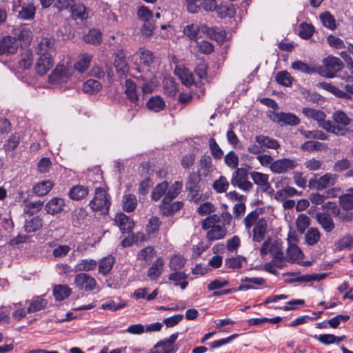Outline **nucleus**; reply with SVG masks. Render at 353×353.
Masks as SVG:
<instances>
[{
  "mask_svg": "<svg viewBox=\"0 0 353 353\" xmlns=\"http://www.w3.org/2000/svg\"><path fill=\"white\" fill-rule=\"evenodd\" d=\"M262 214L261 209L256 208L248 213L243 219V223L245 229H252V241L260 243L265 237L268 232V222L265 217H260Z\"/></svg>",
  "mask_w": 353,
  "mask_h": 353,
  "instance_id": "f257e3e1",
  "label": "nucleus"
},
{
  "mask_svg": "<svg viewBox=\"0 0 353 353\" xmlns=\"http://www.w3.org/2000/svg\"><path fill=\"white\" fill-rule=\"evenodd\" d=\"M220 216L217 214L210 215L202 221L201 228L207 231L206 237L210 241L223 239L227 234V229L223 225H218Z\"/></svg>",
  "mask_w": 353,
  "mask_h": 353,
  "instance_id": "f03ea898",
  "label": "nucleus"
},
{
  "mask_svg": "<svg viewBox=\"0 0 353 353\" xmlns=\"http://www.w3.org/2000/svg\"><path fill=\"white\" fill-rule=\"evenodd\" d=\"M74 73V68L70 57H64L48 76V81L53 84L67 82Z\"/></svg>",
  "mask_w": 353,
  "mask_h": 353,
  "instance_id": "7ed1b4c3",
  "label": "nucleus"
},
{
  "mask_svg": "<svg viewBox=\"0 0 353 353\" xmlns=\"http://www.w3.org/2000/svg\"><path fill=\"white\" fill-rule=\"evenodd\" d=\"M259 252L262 256L270 253L272 256V262L277 267L281 268V264L285 260V256L283 251V243L281 241H272L270 239L265 240L263 243Z\"/></svg>",
  "mask_w": 353,
  "mask_h": 353,
  "instance_id": "20e7f679",
  "label": "nucleus"
},
{
  "mask_svg": "<svg viewBox=\"0 0 353 353\" xmlns=\"http://www.w3.org/2000/svg\"><path fill=\"white\" fill-rule=\"evenodd\" d=\"M89 205L92 211L106 214L111 205L110 196L103 188H97L95 190L94 196L90 201Z\"/></svg>",
  "mask_w": 353,
  "mask_h": 353,
  "instance_id": "39448f33",
  "label": "nucleus"
},
{
  "mask_svg": "<svg viewBox=\"0 0 353 353\" xmlns=\"http://www.w3.org/2000/svg\"><path fill=\"white\" fill-rule=\"evenodd\" d=\"M343 66V63L339 58L329 55L323 60L322 69L319 72L326 78H333Z\"/></svg>",
  "mask_w": 353,
  "mask_h": 353,
  "instance_id": "423d86ee",
  "label": "nucleus"
},
{
  "mask_svg": "<svg viewBox=\"0 0 353 353\" xmlns=\"http://www.w3.org/2000/svg\"><path fill=\"white\" fill-rule=\"evenodd\" d=\"M188 12L199 13L201 10L205 12L215 11L217 8L216 0H185Z\"/></svg>",
  "mask_w": 353,
  "mask_h": 353,
  "instance_id": "0eeeda50",
  "label": "nucleus"
},
{
  "mask_svg": "<svg viewBox=\"0 0 353 353\" xmlns=\"http://www.w3.org/2000/svg\"><path fill=\"white\" fill-rule=\"evenodd\" d=\"M57 43L54 37H43L35 47V52L38 56L52 57L57 54Z\"/></svg>",
  "mask_w": 353,
  "mask_h": 353,
  "instance_id": "6e6552de",
  "label": "nucleus"
},
{
  "mask_svg": "<svg viewBox=\"0 0 353 353\" xmlns=\"http://www.w3.org/2000/svg\"><path fill=\"white\" fill-rule=\"evenodd\" d=\"M338 175L332 173H326L317 179H310L308 186L310 189L323 190L330 186L335 185L338 180Z\"/></svg>",
  "mask_w": 353,
  "mask_h": 353,
  "instance_id": "1a4fd4ad",
  "label": "nucleus"
},
{
  "mask_svg": "<svg viewBox=\"0 0 353 353\" xmlns=\"http://www.w3.org/2000/svg\"><path fill=\"white\" fill-rule=\"evenodd\" d=\"M298 165V161L295 159H279L272 163L270 166V170L273 173L285 174L294 170Z\"/></svg>",
  "mask_w": 353,
  "mask_h": 353,
  "instance_id": "9d476101",
  "label": "nucleus"
},
{
  "mask_svg": "<svg viewBox=\"0 0 353 353\" xmlns=\"http://www.w3.org/2000/svg\"><path fill=\"white\" fill-rule=\"evenodd\" d=\"M113 65L119 77H125L129 71L126 53L123 49H117L113 53Z\"/></svg>",
  "mask_w": 353,
  "mask_h": 353,
  "instance_id": "9b49d317",
  "label": "nucleus"
},
{
  "mask_svg": "<svg viewBox=\"0 0 353 353\" xmlns=\"http://www.w3.org/2000/svg\"><path fill=\"white\" fill-rule=\"evenodd\" d=\"M74 283L77 289L85 292L92 291L97 287L95 279L85 272L77 274L74 277Z\"/></svg>",
  "mask_w": 353,
  "mask_h": 353,
  "instance_id": "f8f14e48",
  "label": "nucleus"
},
{
  "mask_svg": "<svg viewBox=\"0 0 353 353\" xmlns=\"http://www.w3.org/2000/svg\"><path fill=\"white\" fill-rule=\"evenodd\" d=\"M231 184L234 187L249 192L253 188L252 183L248 180L246 171L243 168H237L233 173Z\"/></svg>",
  "mask_w": 353,
  "mask_h": 353,
  "instance_id": "ddd939ff",
  "label": "nucleus"
},
{
  "mask_svg": "<svg viewBox=\"0 0 353 353\" xmlns=\"http://www.w3.org/2000/svg\"><path fill=\"white\" fill-rule=\"evenodd\" d=\"M270 119L281 125H296L300 123V119L293 113L283 112H272L269 115Z\"/></svg>",
  "mask_w": 353,
  "mask_h": 353,
  "instance_id": "4468645a",
  "label": "nucleus"
},
{
  "mask_svg": "<svg viewBox=\"0 0 353 353\" xmlns=\"http://www.w3.org/2000/svg\"><path fill=\"white\" fill-rule=\"evenodd\" d=\"M18 5L13 6V11L18 12V17L23 20L33 19L36 13V7L34 4L30 1L21 4V1L18 0Z\"/></svg>",
  "mask_w": 353,
  "mask_h": 353,
  "instance_id": "2eb2a0df",
  "label": "nucleus"
},
{
  "mask_svg": "<svg viewBox=\"0 0 353 353\" xmlns=\"http://www.w3.org/2000/svg\"><path fill=\"white\" fill-rule=\"evenodd\" d=\"M253 183L259 187L262 192L272 193V189L269 182V175L257 171H253L250 173Z\"/></svg>",
  "mask_w": 353,
  "mask_h": 353,
  "instance_id": "dca6fc26",
  "label": "nucleus"
},
{
  "mask_svg": "<svg viewBox=\"0 0 353 353\" xmlns=\"http://www.w3.org/2000/svg\"><path fill=\"white\" fill-rule=\"evenodd\" d=\"M54 60L52 57L38 56L34 69L39 75L43 76L46 74L54 66Z\"/></svg>",
  "mask_w": 353,
  "mask_h": 353,
  "instance_id": "f3484780",
  "label": "nucleus"
},
{
  "mask_svg": "<svg viewBox=\"0 0 353 353\" xmlns=\"http://www.w3.org/2000/svg\"><path fill=\"white\" fill-rule=\"evenodd\" d=\"M114 222L122 233L130 232L134 226V222L132 219L123 212L116 214Z\"/></svg>",
  "mask_w": 353,
  "mask_h": 353,
  "instance_id": "a211bd4d",
  "label": "nucleus"
},
{
  "mask_svg": "<svg viewBox=\"0 0 353 353\" xmlns=\"http://www.w3.org/2000/svg\"><path fill=\"white\" fill-rule=\"evenodd\" d=\"M124 93L128 100L135 105H139V95L138 93V87L137 83L131 79H128L125 81Z\"/></svg>",
  "mask_w": 353,
  "mask_h": 353,
  "instance_id": "6ab92c4d",
  "label": "nucleus"
},
{
  "mask_svg": "<svg viewBox=\"0 0 353 353\" xmlns=\"http://www.w3.org/2000/svg\"><path fill=\"white\" fill-rule=\"evenodd\" d=\"M214 170L211 157L207 154L202 155L199 161L197 173L201 176L207 177L212 174Z\"/></svg>",
  "mask_w": 353,
  "mask_h": 353,
  "instance_id": "aec40b11",
  "label": "nucleus"
},
{
  "mask_svg": "<svg viewBox=\"0 0 353 353\" xmlns=\"http://www.w3.org/2000/svg\"><path fill=\"white\" fill-rule=\"evenodd\" d=\"M17 49L18 44L15 37L6 36L0 41V54H14Z\"/></svg>",
  "mask_w": 353,
  "mask_h": 353,
  "instance_id": "412c9836",
  "label": "nucleus"
},
{
  "mask_svg": "<svg viewBox=\"0 0 353 353\" xmlns=\"http://www.w3.org/2000/svg\"><path fill=\"white\" fill-rule=\"evenodd\" d=\"M206 24L196 25L194 23L186 26L183 29V34L192 41H197L199 38L202 37L201 34H205V32L202 30Z\"/></svg>",
  "mask_w": 353,
  "mask_h": 353,
  "instance_id": "4be33fe9",
  "label": "nucleus"
},
{
  "mask_svg": "<svg viewBox=\"0 0 353 353\" xmlns=\"http://www.w3.org/2000/svg\"><path fill=\"white\" fill-rule=\"evenodd\" d=\"M29 303V305L27 308L28 313L36 312L46 308L48 305V301L43 296H38L34 297L30 301H26V303Z\"/></svg>",
  "mask_w": 353,
  "mask_h": 353,
  "instance_id": "5701e85b",
  "label": "nucleus"
},
{
  "mask_svg": "<svg viewBox=\"0 0 353 353\" xmlns=\"http://www.w3.org/2000/svg\"><path fill=\"white\" fill-rule=\"evenodd\" d=\"M164 267V261L161 257L157 258L148 270V276L151 281H157L161 275Z\"/></svg>",
  "mask_w": 353,
  "mask_h": 353,
  "instance_id": "b1692460",
  "label": "nucleus"
},
{
  "mask_svg": "<svg viewBox=\"0 0 353 353\" xmlns=\"http://www.w3.org/2000/svg\"><path fill=\"white\" fill-rule=\"evenodd\" d=\"M316 221L326 232H330L334 228V223L332 216L327 212H319L316 215Z\"/></svg>",
  "mask_w": 353,
  "mask_h": 353,
  "instance_id": "393cba45",
  "label": "nucleus"
},
{
  "mask_svg": "<svg viewBox=\"0 0 353 353\" xmlns=\"http://www.w3.org/2000/svg\"><path fill=\"white\" fill-rule=\"evenodd\" d=\"M90 190L88 187L76 185L72 186L69 192V197L74 201H80L85 198L89 194Z\"/></svg>",
  "mask_w": 353,
  "mask_h": 353,
  "instance_id": "a878e982",
  "label": "nucleus"
},
{
  "mask_svg": "<svg viewBox=\"0 0 353 353\" xmlns=\"http://www.w3.org/2000/svg\"><path fill=\"white\" fill-rule=\"evenodd\" d=\"M255 141L262 145L264 152L266 149L276 150L280 148L279 142L268 136L257 135L255 137Z\"/></svg>",
  "mask_w": 353,
  "mask_h": 353,
  "instance_id": "bb28decb",
  "label": "nucleus"
},
{
  "mask_svg": "<svg viewBox=\"0 0 353 353\" xmlns=\"http://www.w3.org/2000/svg\"><path fill=\"white\" fill-rule=\"evenodd\" d=\"M64 206V199L56 197L52 199L47 203L46 205V210L49 214H55L63 211Z\"/></svg>",
  "mask_w": 353,
  "mask_h": 353,
  "instance_id": "cd10ccee",
  "label": "nucleus"
},
{
  "mask_svg": "<svg viewBox=\"0 0 353 353\" xmlns=\"http://www.w3.org/2000/svg\"><path fill=\"white\" fill-rule=\"evenodd\" d=\"M303 252L301 249L294 243H289L288 248L286 250L285 259L288 262H295L296 261L302 259Z\"/></svg>",
  "mask_w": 353,
  "mask_h": 353,
  "instance_id": "c85d7f7f",
  "label": "nucleus"
},
{
  "mask_svg": "<svg viewBox=\"0 0 353 353\" xmlns=\"http://www.w3.org/2000/svg\"><path fill=\"white\" fill-rule=\"evenodd\" d=\"M98 265L97 261L92 259H81L75 265L74 268L76 272H90L94 270Z\"/></svg>",
  "mask_w": 353,
  "mask_h": 353,
  "instance_id": "c756f323",
  "label": "nucleus"
},
{
  "mask_svg": "<svg viewBox=\"0 0 353 353\" xmlns=\"http://www.w3.org/2000/svg\"><path fill=\"white\" fill-rule=\"evenodd\" d=\"M319 87L322 89L333 94L334 96L345 99H351V97L347 94V93L344 91L339 89L337 87L332 84L331 83L327 82H321L318 84Z\"/></svg>",
  "mask_w": 353,
  "mask_h": 353,
  "instance_id": "7c9ffc66",
  "label": "nucleus"
},
{
  "mask_svg": "<svg viewBox=\"0 0 353 353\" xmlns=\"http://www.w3.org/2000/svg\"><path fill=\"white\" fill-rule=\"evenodd\" d=\"M14 37L16 40L22 41L24 43H30L32 39V33L31 30L24 26H19L13 29Z\"/></svg>",
  "mask_w": 353,
  "mask_h": 353,
  "instance_id": "2f4dec72",
  "label": "nucleus"
},
{
  "mask_svg": "<svg viewBox=\"0 0 353 353\" xmlns=\"http://www.w3.org/2000/svg\"><path fill=\"white\" fill-rule=\"evenodd\" d=\"M183 187V183L181 181H175L171 187L168 189L165 195L162 199L163 203H170L174 199H175L180 193Z\"/></svg>",
  "mask_w": 353,
  "mask_h": 353,
  "instance_id": "473e14b6",
  "label": "nucleus"
},
{
  "mask_svg": "<svg viewBox=\"0 0 353 353\" xmlns=\"http://www.w3.org/2000/svg\"><path fill=\"white\" fill-rule=\"evenodd\" d=\"M188 279V275L181 271H174L171 273L168 276V279L174 283L175 285H179L182 290H184L187 288L188 285V282L186 281Z\"/></svg>",
  "mask_w": 353,
  "mask_h": 353,
  "instance_id": "72a5a7b5",
  "label": "nucleus"
},
{
  "mask_svg": "<svg viewBox=\"0 0 353 353\" xmlns=\"http://www.w3.org/2000/svg\"><path fill=\"white\" fill-rule=\"evenodd\" d=\"M135 54L139 57L141 63L146 66H150L155 59L154 54L144 48H139Z\"/></svg>",
  "mask_w": 353,
  "mask_h": 353,
  "instance_id": "f704fd0d",
  "label": "nucleus"
},
{
  "mask_svg": "<svg viewBox=\"0 0 353 353\" xmlns=\"http://www.w3.org/2000/svg\"><path fill=\"white\" fill-rule=\"evenodd\" d=\"M175 74L179 77L181 83L185 86H190L194 83L193 74L187 68H176Z\"/></svg>",
  "mask_w": 353,
  "mask_h": 353,
  "instance_id": "c9c22d12",
  "label": "nucleus"
},
{
  "mask_svg": "<svg viewBox=\"0 0 353 353\" xmlns=\"http://www.w3.org/2000/svg\"><path fill=\"white\" fill-rule=\"evenodd\" d=\"M72 17L74 19L85 20L88 18L89 13L88 9L82 3L73 4L71 7Z\"/></svg>",
  "mask_w": 353,
  "mask_h": 353,
  "instance_id": "e433bc0d",
  "label": "nucleus"
},
{
  "mask_svg": "<svg viewBox=\"0 0 353 353\" xmlns=\"http://www.w3.org/2000/svg\"><path fill=\"white\" fill-rule=\"evenodd\" d=\"M53 295L57 301H63L72 293V290L67 285H56L53 288Z\"/></svg>",
  "mask_w": 353,
  "mask_h": 353,
  "instance_id": "4c0bfd02",
  "label": "nucleus"
},
{
  "mask_svg": "<svg viewBox=\"0 0 353 353\" xmlns=\"http://www.w3.org/2000/svg\"><path fill=\"white\" fill-rule=\"evenodd\" d=\"M92 59V56L87 53L81 54L79 61L73 65L74 70H76L81 73L84 72L88 69Z\"/></svg>",
  "mask_w": 353,
  "mask_h": 353,
  "instance_id": "58836bf2",
  "label": "nucleus"
},
{
  "mask_svg": "<svg viewBox=\"0 0 353 353\" xmlns=\"http://www.w3.org/2000/svg\"><path fill=\"white\" fill-rule=\"evenodd\" d=\"M202 30L205 32V34L211 39H214L218 42H223L226 33L225 31L215 28H210L208 26H203Z\"/></svg>",
  "mask_w": 353,
  "mask_h": 353,
  "instance_id": "ea45409f",
  "label": "nucleus"
},
{
  "mask_svg": "<svg viewBox=\"0 0 353 353\" xmlns=\"http://www.w3.org/2000/svg\"><path fill=\"white\" fill-rule=\"evenodd\" d=\"M183 206L182 201H175L172 203H163L160 205L161 213L165 216H170L179 211Z\"/></svg>",
  "mask_w": 353,
  "mask_h": 353,
  "instance_id": "a19ab883",
  "label": "nucleus"
},
{
  "mask_svg": "<svg viewBox=\"0 0 353 353\" xmlns=\"http://www.w3.org/2000/svg\"><path fill=\"white\" fill-rule=\"evenodd\" d=\"M33 62V54L30 49L22 50L19 64L20 68L26 70L30 68Z\"/></svg>",
  "mask_w": 353,
  "mask_h": 353,
  "instance_id": "79ce46f5",
  "label": "nucleus"
},
{
  "mask_svg": "<svg viewBox=\"0 0 353 353\" xmlns=\"http://www.w3.org/2000/svg\"><path fill=\"white\" fill-rule=\"evenodd\" d=\"M147 108L155 112H159L165 107V103L160 96L152 97L147 102Z\"/></svg>",
  "mask_w": 353,
  "mask_h": 353,
  "instance_id": "37998d69",
  "label": "nucleus"
},
{
  "mask_svg": "<svg viewBox=\"0 0 353 353\" xmlns=\"http://www.w3.org/2000/svg\"><path fill=\"white\" fill-rule=\"evenodd\" d=\"M114 258L109 255L101 259L99 263V272L103 275L107 274L112 268Z\"/></svg>",
  "mask_w": 353,
  "mask_h": 353,
  "instance_id": "c03bdc74",
  "label": "nucleus"
},
{
  "mask_svg": "<svg viewBox=\"0 0 353 353\" xmlns=\"http://www.w3.org/2000/svg\"><path fill=\"white\" fill-rule=\"evenodd\" d=\"M52 187L53 183L51 181H44L36 184L33 187L32 191L38 196H44L50 191Z\"/></svg>",
  "mask_w": 353,
  "mask_h": 353,
  "instance_id": "a18cd8bd",
  "label": "nucleus"
},
{
  "mask_svg": "<svg viewBox=\"0 0 353 353\" xmlns=\"http://www.w3.org/2000/svg\"><path fill=\"white\" fill-rule=\"evenodd\" d=\"M83 39L88 43L98 46L102 41V34L99 30L92 29L83 37Z\"/></svg>",
  "mask_w": 353,
  "mask_h": 353,
  "instance_id": "49530a36",
  "label": "nucleus"
},
{
  "mask_svg": "<svg viewBox=\"0 0 353 353\" xmlns=\"http://www.w3.org/2000/svg\"><path fill=\"white\" fill-rule=\"evenodd\" d=\"M321 238V233L316 228H310L305 234V241L308 245L316 244Z\"/></svg>",
  "mask_w": 353,
  "mask_h": 353,
  "instance_id": "de8ad7c7",
  "label": "nucleus"
},
{
  "mask_svg": "<svg viewBox=\"0 0 353 353\" xmlns=\"http://www.w3.org/2000/svg\"><path fill=\"white\" fill-rule=\"evenodd\" d=\"M122 203L123 209L128 212H131L134 211L137 208V198L134 194H125L123 196Z\"/></svg>",
  "mask_w": 353,
  "mask_h": 353,
  "instance_id": "09e8293b",
  "label": "nucleus"
},
{
  "mask_svg": "<svg viewBox=\"0 0 353 353\" xmlns=\"http://www.w3.org/2000/svg\"><path fill=\"white\" fill-rule=\"evenodd\" d=\"M88 215L87 211L83 208L75 209L72 212V223L74 227H78L83 223Z\"/></svg>",
  "mask_w": 353,
  "mask_h": 353,
  "instance_id": "8fccbe9b",
  "label": "nucleus"
},
{
  "mask_svg": "<svg viewBox=\"0 0 353 353\" xmlns=\"http://www.w3.org/2000/svg\"><path fill=\"white\" fill-rule=\"evenodd\" d=\"M163 89L164 92L169 97H174L177 92V83L174 81L172 77H167L163 81Z\"/></svg>",
  "mask_w": 353,
  "mask_h": 353,
  "instance_id": "3c124183",
  "label": "nucleus"
},
{
  "mask_svg": "<svg viewBox=\"0 0 353 353\" xmlns=\"http://www.w3.org/2000/svg\"><path fill=\"white\" fill-rule=\"evenodd\" d=\"M327 146L325 143L316 141H307L303 143L301 146V149L303 151L313 152V151H321L326 150Z\"/></svg>",
  "mask_w": 353,
  "mask_h": 353,
  "instance_id": "603ef678",
  "label": "nucleus"
},
{
  "mask_svg": "<svg viewBox=\"0 0 353 353\" xmlns=\"http://www.w3.org/2000/svg\"><path fill=\"white\" fill-rule=\"evenodd\" d=\"M302 112L307 117L316 121L318 125L326 117L325 114L323 111L311 108H304Z\"/></svg>",
  "mask_w": 353,
  "mask_h": 353,
  "instance_id": "864d4df0",
  "label": "nucleus"
},
{
  "mask_svg": "<svg viewBox=\"0 0 353 353\" xmlns=\"http://www.w3.org/2000/svg\"><path fill=\"white\" fill-rule=\"evenodd\" d=\"M301 134L307 139H319V140H327L328 138V136L327 134L323 132L321 130H300Z\"/></svg>",
  "mask_w": 353,
  "mask_h": 353,
  "instance_id": "5fc2aeb1",
  "label": "nucleus"
},
{
  "mask_svg": "<svg viewBox=\"0 0 353 353\" xmlns=\"http://www.w3.org/2000/svg\"><path fill=\"white\" fill-rule=\"evenodd\" d=\"M275 80L283 86L290 87L292 84L294 78L287 71H281L276 74Z\"/></svg>",
  "mask_w": 353,
  "mask_h": 353,
  "instance_id": "6e6d98bb",
  "label": "nucleus"
},
{
  "mask_svg": "<svg viewBox=\"0 0 353 353\" xmlns=\"http://www.w3.org/2000/svg\"><path fill=\"white\" fill-rule=\"evenodd\" d=\"M169 184L166 181L157 185L152 192V199L154 201H159L163 195H165Z\"/></svg>",
  "mask_w": 353,
  "mask_h": 353,
  "instance_id": "4d7b16f0",
  "label": "nucleus"
},
{
  "mask_svg": "<svg viewBox=\"0 0 353 353\" xmlns=\"http://www.w3.org/2000/svg\"><path fill=\"white\" fill-rule=\"evenodd\" d=\"M339 203L344 210H349L353 209V188L349 190L347 194L339 197Z\"/></svg>",
  "mask_w": 353,
  "mask_h": 353,
  "instance_id": "13d9d810",
  "label": "nucleus"
},
{
  "mask_svg": "<svg viewBox=\"0 0 353 353\" xmlns=\"http://www.w3.org/2000/svg\"><path fill=\"white\" fill-rule=\"evenodd\" d=\"M334 122L343 127H346L351 123L352 119L342 110L336 111L332 116Z\"/></svg>",
  "mask_w": 353,
  "mask_h": 353,
  "instance_id": "bf43d9fd",
  "label": "nucleus"
},
{
  "mask_svg": "<svg viewBox=\"0 0 353 353\" xmlns=\"http://www.w3.org/2000/svg\"><path fill=\"white\" fill-rule=\"evenodd\" d=\"M42 219L39 216H35L25 223L24 228L26 232L30 233L38 230L42 227Z\"/></svg>",
  "mask_w": 353,
  "mask_h": 353,
  "instance_id": "052dcab7",
  "label": "nucleus"
},
{
  "mask_svg": "<svg viewBox=\"0 0 353 353\" xmlns=\"http://www.w3.org/2000/svg\"><path fill=\"white\" fill-rule=\"evenodd\" d=\"M334 245L338 250H350L353 246V237L347 234L336 241Z\"/></svg>",
  "mask_w": 353,
  "mask_h": 353,
  "instance_id": "680f3d73",
  "label": "nucleus"
},
{
  "mask_svg": "<svg viewBox=\"0 0 353 353\" xmlns=\"http://www.w3.org/2000/svg\"><path fill=\"white\" fill-rule=\"evenodd\" d=\"M186 260L183 256L179 254L172 256L169 262V267L171 270L178 271L184 267Z\"/></svg>",
  "mask_w": 353,
  "mask_h": 353,
  "instance_id": "e2e57ef3",
  "label": "nucleus"
},
{
  "mask_svg": "<svg viewBox=\"0 0 353 353\" xmlns=\"http://www.w3.org/2000/svg\"><path fill=\"white\" fill-rule=\"evenodd\" d=\"M101 88V83L94 79H88L83 85V90L86 93H95Z\"/></svg>",
  "mask_w": 353,
  "mask_h": 353,
  "instance_id": "0e129e2a",
  "label": "nucleus"
},
{
  "mask_svg": "<svg viewBox=\"0 0 353 353\" xmlns=\"http://www.w3.org/2000/svg\"><path fill=\"white\" fill-rule=\"evenodd\" d=\"M209 149L214 159L219 160L223 158V152L212 137L209 139Z\"/></svg>",
  "mask_w": 353,
  "mask_h": 353,
  "instance_id": "69168bd1",
  "label": "nucleus"
},
{
  "mask_svg": "<svg viewBox=\"0 0 353 353\" xmlns=\"http://www.w3.org/2000/svg\"><path fill=\"white\" fill-rule=\"evenodd\" d=\"M292 68L305 74H313L316 72L315 67L310 66L301 61H296L292 63Z\"/></svg>",
  "mask_w": 353,
  "mask_h": 353,
  "instance_id": "338daca9",
  "label": "nucleus"
},
{
  "mask_svg": "<svg viewBox=\"0 0 353 353\" xmlns=\"http://www.w3.org/2000/svg\"><path fill=\"white\" fill-rule=\"evenodd\" d=\"M296 225L297 230L300 233H303L310 225V218L305 214H301L296 220Z\"/></svg>",
  "mask_w": 353,
  "mask_h": 353,
  "instance_id": "774afa93",
  "label": "nucleus"
}]
</instances>
